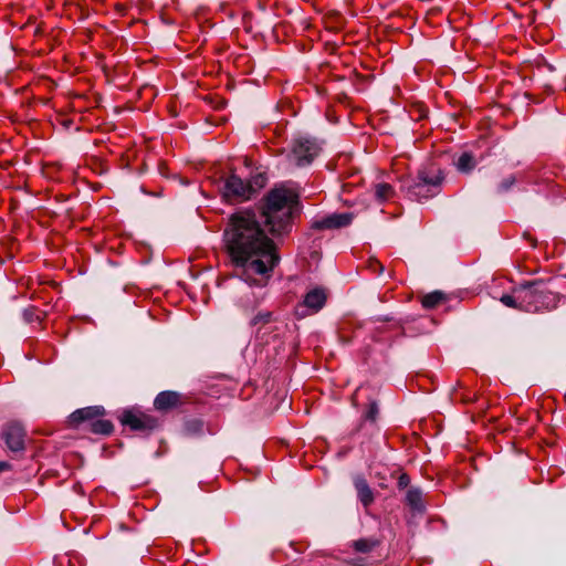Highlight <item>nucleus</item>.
Returning a JSON list of instances; mask_svg holds the SVG:
<instances>
[{
	"instance_id": "aec40b11",
	"label": "nucleus",
	"mask_w": 566,
	"mask_h": 566,
	"mask_svg": "<svg viewBox=\"0 0 566 566\" xmlns=\"http://www.w3.org/2000/svg\"><path fill=\"white\" fill-rule=\"evenodd\" d=\"M273 321V314L270 311L259 312L250 321L251 326H264Z\"/></svg>"
},
{
	"instance_id": "6ab92c4d",
	"label": "nucleus",
	"mask_w": 566,
	"mask_h": 566,
	"mask_svg": "<svg viewBox=\"0 0 566 566\" xmlns=\"http://www.w3.org/2000/svg\"><path fill=\"white\" fill-rule=\"evenodd\" d=\"M500 301L507 307L521 311V298H518L517 286L512 290L511 294H504Z\"/></svg>"
},
{
	"instance_id": "0eeeda50",
	"label": "nucleus",
	"mask_w": 566,
	"mask_h": 566,
	"mask_svg": "<svg viewBox=\"0 0 566 566\" xmlns=\"http://www.w3.org/2000/svg\"><path fill=\"white\" fill-rule=\"evenodd\" d=\"M326 300V291L323 287H314L305 294L303 303L297 306L296 311L302 316L317 313L324 307Z\"/></svg>"
},
{
	"instance_id": "412c9836",
	"label": "nucleus",
	"mask_w": 566,
	"mask_h": 566,
	"mask_svg": "<svg viewBox=\"0 0 566 566\" xmlns=\"http://www.w3.org/2000/svg\"><path fill=\"white\" fill-rule=\"evenodd\" d=\"M376 545H377V542L367 539V538H361V539L355 541L353 543V547L355 548V551L360 552V553H368Z\"/></svg>"
},
{
	"instance_id": "b1692460",
	"label": "nucleus",
	"mask_w": 566,
	"mask_h": 566,
	"mask_svg": "<svg viewBox=\"0 0 566 566\" xmlns=\"http://www.w3.org/2000/svg\"><path fill=\"white\" fill-rule=\"evenodd\" d=\"M368 268L371 272L381 274L384 272V265L376 259H370L368 261Z\"/></svg>"
},
{
	"instance_id": "bb28decb",
	"label": "nucleus",
	"mask_w": 566,
	"mask_h": 566,
	"mask_svg": "<svg viewBox=\"0 0 566 566\" xmlns=\"http://www.w3.org/2000/svg\"><path fill=\"white\" fill-rule=\"evenodd\" d=\"M10 465L7 462H0V472L8 470Z\"/></svg>"
},
{
	"instance_id": "ddd939ff",
	"label": "nucleus",
	"mask_w": 566,
	"mask_h": 566,
	"mask_svg": "<svg viewBox=\"0 0 566 566\" xmlns=\"http://www.w3.org/2000/svg\"><path fill=\"white\" fill-rule=\"evenodd\" d=\"M407 504L415 511H422V494L421 491L417 488H411L407 491L406 494Z\"/></svg>"
},
{
	"instance_id": "f03ea898",
	"label": "nucleus",
	"mask_w": 566,
	"mask_h": 566,
	"mask_svg": "<svg viewBox=\"0 0 566 566\" xmlns=\"http://www.w3.org/2000/svg\"><path fill=\"white\" fill-rule=\"evenodd\" d=\"M518 298H521V311L538 313L551 311L557 307L559 296L547 289L542 280L528 282L517 286Z\"/></svg>"
},
{
	"instance_id": "9b49d317",
	"label": "nucleus",
	"mask_w": 566,
	"mask_h": 566,
	"mask_svg": "<svg viewBox=\"0 0 566 566\" xmlns=\"http://www.w3.org/2000/svg\"><path fill=\"white\" fill-rule=\"evenodd\" d=\"M105 410L101 406H91L75 410L69 417V423L72 427H77L83 422L94 421L96 418L102 417Z\"/></svg>"
},
{
	"instance_id": "5701e85b",
	"label": "nucleus",
	"mask_w": 566,
	"mask_h": 566,
	"mask_svg": "<svg viewBox=\"0 0 566 566\" xmlns=\"http://www.w3.org/2000/svg\"><path fill=\"white\" fill-rule=\"evenodd\" d=\"M515 176L511 175L504 178L499 185V191H507L515 184Z\"/></svg>"
},
{
	"instance_id": "4468645a",
	"label": "nucleus",
	"mask_w": 566,
	"mask_h": 566,
	"mask_svg": "<svg viewBox=\"0 0 566 566\" xmlns=\"http://www.w3.org/2000/svg\"><path fill=\"white\" fill-rule=\"evenodd\" d=\"M375 198L379 203H384L385 201L389 200L394 193V188L386 182H379L375 185Z\"/></svg>"
},
{
	"instance_id": "f8f14e48",
	"label": "nucleus",
	"mask_w": 566,
	"mask_h": 566,
	"mask_svg": "<svg viewBox=\"0 0 566 566\" xmlns=\"http://www.w3.org/2000/svg\"><path fill=\"white\" fill-rule=\"evenodd\" d=\"M359 502L368 507L375 500L374 492L363 475H356L353 480Z\"/></svg>"
},
{
	"instance_id": "f3484780",
	"label": "nucleus",
	"mask_w": 566,
	"mask_h": 566,
	"mask_svg": "<svg viewBox=\"0 0 566 566\" xmlns=\"http://www.w3.org/2000/svg\"><path fill=\"white\" fill-rule=\"evenodd\" d=\"M90 430L97 434H109L113 431V424L109 420L98 417L90 423Z\"/></svg>"
},
{
	"instance_id": "9d476101",
	"label": "nucleus",
	"mask_w": 566,
	"mask_h": 566,
	"mask_svg": "<svg viewBox=\"0 0 566 566\" xmlns=\"http://www.w3.org/2000/svg\"><path fill=\"white\" fill-rule=\"evenodd\" d=\"M184 403V399L181 394L172 390H166L159 392L155 400H154V407L158 411H170L172 409L178 408Z\"/></svg>"
},
{
	"instance_id": "a878e982",
	"label": "nucleus",
	"mask_w": 566,
	"mask_h": 566,
	"mask_svg": "<svg viewBox=\"0 0 566 566\" xmlns=\"http://www.w3.org/2000/svg\"><path fill=\"white\" fill-rule=\"evenodd\" d=\"M410 482V479L407 474H401L398 479V486L399 488H407Z\"/></svg>"
},
{
	"instance_id": "4be33fe9",
	"label": "nucleus",
	"mask_w": 566,
	"mask_h": 566,
	"mask_svg": "<svg viewBox=\"0 0 566 566\" xmlns=\"http://www.w3.org/2000/svg\"><path fill=\"white\" fill-rule=\"evenodd\" d=\"M378 412H379L378 405L375 401H373V402L369 403L368 409H367L364 418L366 420H369V421L374 422L377 419Z\"/></svg>"
},
{
	"instance_id": "2eb2a0df",
	"label": "nucleus",
	"mask_w": 566,
	"mask_h": 566,
	"mask_svg": "<svg viewBox=\"0 0 566 566\" xmlns=\"http://www.w3.org/2000/svg\"><path fill=\"white\" fill-rule=\"evenodd\" d=\"M455 167L460 172H470L475 167L474 157L470 153H463L455 161Z\"/></svg>"
},
{
	"instance_id": "1a4fd4ad",
	"label": "nucleus",
	"mask_w": 566,
	"mask_h": 566,
	"mask_svg": "<svg viewBox=\"0 0 566 566\" xmlns=\"http://www.w3.org/2000/svg\"><path fill=\"white\" fill-rule=\"evenodd\" d=\"M3 437L8 448L12 452L24 450L25 431L19 423L8 424L3 431Z\"/></svg>"
},
{
	"instance_id": "39448f33",
	"label": "nucleus",
	"mask_w": 566,
	"mask_h": 566,
	"mask_svg": "<svg viewBox=\"0 0 566 566\" xmlns=\"http://www.w3.org/2000/svg\"><path fill=\"white\" fill-rule=\"evenodd\" d=\"M319 151L321 145L316 139L298 137L292 142L286 157L290 165L303 167L310 165Z\"/></svg>"
},
{
	"instance_id": "20e7f679",
	"label": "nucleus",
	"mask_w": 566,
	"mask_h": 566,
	"mask_svg": "<svg viewBox=\"0 0 566 566\" xmlns=\"http://www.w3.org/2000/svg\"><path fill=\"white\" fill-rule=\"evenodd\" d=\"M441 181V171L430 166L419 171L417 180L408 187V195L416 200L429 199L439 192Z\"/></svg>"
},
{
	"instance_id": "7ed1b4c3",
	"label": "nucleus",
	"mask_w": 566,
	"mask_h": 566,
	"mask_svg": "<svg viewBox=\"0 0 566 566\" xmlns=\"http://www.w3.org/2000/svg\"><path fill=\"white\" fill-rule=\"evenodd\" d=\"M265 184L266 178L262 174H256L247 180L232 174L224 180L222 195L226 200L231 202L248 201L252 199Z\"/></svg>"
},
{
	"instance_id": "423d86ee",
	"label": "nucleus",
	"mask_w": 566,
	"mask_h": 566,
	"mask_svg": "<svg viewBox=\"0 0 566 566\" xmlns=\"http://www.w3.org/2000/svg\"><path fill=\"white\" fill-rule=\"evenodd\" d=\"M120 423L129 427L133 431L148 432L158 427V420L139 410H124L119 417Z\"/></svg>"
},
{
	"instance_id": "6e6552de",
	"label": "nucleus",
	"mask_w": 566,
	"mask_h": 566,
	"mask_svg": "<svg viewBox=\"0 0 566 566\" xmlns=\"http://www.w3.org/2000/svg\"><path fill=\"white\" fill-rule=\"evenodd\" d=\"M354 214L350 212L332 213L312 222V229L327 230L339 229L352 223Z\"/></svg>"
},
{
	"instance_id": "a211bd4d",
	"label": "nucleus",
	"mask_w": 566,
	"mask_h": 566,
	"mask_svg": "<svg viewBox=\"0 0 566 566\" xmlns=\"http://www.w3.org/2000/svg\"><path fill=\"white\" fill-rule=\"evenodd\" d=\"M446 300V295L440 291L431 292L422 297V306L424 308H434Z\"/></svg>"
},
{
	"instance_id": "dca6fc26",
	"label": "nucleus",
	"mask_w": 566,
	"mask_h": 566,
	"mask_svg": "<svg viewBox=\"0 0 566 566\" xmlns=\"http://www.w3.org/2000/svg\"><path fill=\"white\" fill-rule=\"evenodd\" d=\"M265 293L263 291H260L258 294H253V297L251 298L248 293H245L240 298V305L245 311H252L254 310L264 298Z\"/></svg>"
},
{
	"instance_id": "f257e3e1",
	"label": "nucleus",
	"mask_w": 566,
	"mask_h": 566,
	"mask_svg": "<svg viewBox=\"0 0 566 566\" xmlns=\"http://www.w3.org/2000/svg\"><path fill=\"white\" fill-rule=\"evenodd\" d=\"M296 206V193L280 187L269 191L258 209L242 208L229 217L223 231L224 247L235 276L249 286L265 287L280 261L263 224L274 238L287 235Z\"/></svg>"
},
{
	"instance_id": "393cba45",
	"label": "nucleus",
	"mask_w": 566,
	"mask_h": 566,
	"mask_svg": "<svg viewBox=\"0 0 566 566\" xmlns=\"http://www.w3.org/2000/svg\"><path fill=\"white\" fill-rule=\"evenodd\" d=\"M23 318L27 323H31L39 317L35 314V310L33 307H29L23 311Z\"/></svg>"
}]
</instances>
